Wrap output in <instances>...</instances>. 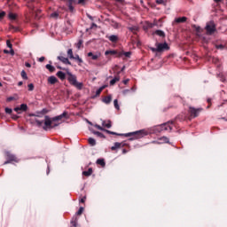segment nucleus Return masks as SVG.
<instances>
[{"label": "nucleus", "mask_w": 227, "mask_h": 227, "mask_svg": "<svg viewBox=\"0 0 227 227\" xmlns=\"http://www.w3.org/2000/svg\"><path fill=\"white\" fill-rule=\"evenodd\" d=\"M67 112H63L60 115L52 118H51L49 115H45L44 121L36 120L35 123L38 127H42V125H43V130H51V129H56V127H59V123L52 124V121H59L60 120H63V118L67 117Z\"/></svg>", "instance_id": "obj_1"}, {"label": "nucleus", "mask_w": 227, "mask_h": 227, "mask_svg": "<svg viewBox=\"0 0 227 227\" xmlns=\"http://www.w3.org/2000/svg\"><path fill=\"white\" fill-rule=\"evenodd\" d=\"M106 134H111L112 136H125V137H130V136H135L134 139H141V137H145V136H147L148 133L145 129H141L135 132L126 133V134H120L116 133L114 131H111L109 129H106Z\"/></svg>", "instance_id": "obj_2"}, {"label": "nucleus", "mask_w": 227, "mask_h": 227, "mask_svg": "<svg viewBox=\"0 0 227 227\" xmlns=\"http://www.w3.org/2000/svg\"><path fill=\"white\" fill-rule=\"evenodd\" d=\"M156 132H164V130H168V132H171L173 130V127L169 125V122H165L163 124H160L155 128Z\"/></svg>", "instance_id": "obj_3"}, {"label": "nucleus", "mask_w": 227, "mask_h": 227, "mask_svg": "<svg viewBox=\"0 0 227 227\" xmlns=\"http://www.w3.org/2000/svg\"><path fill=\"white\" fill-rule=\"evenodd\" d=\"M203 111V108H195L194 106H189L188 113L191 116V118H198L200 116V113Z\"/></svg>", "instance_id": "obj_4"}, {"label": "nucleus", "mask_w": 227, "mask_h": 227, "mask_svg": "<svg viewBox=\"0 0 227 227\" xmlns=\"http://www.w3.org/2000/svg\"><path fill=\"white\" fill-rule=\"evenodd\" d=\"M205 29L207 31V35H214L217 29L215 28V23L214 21H210L209 23H207Z\"/></svg>", "instance_id": "obj_5"}, {"label": "nucleus", "mask_w": 227, "mask_h": 227, "mask_svg": "<svg viewBox=\"0 0 227 227\" xmlns=\"http://www.w3.org/2000/svg\"><path fill=\"white\" fill-rule=\"evenodd\" d=\"M5 155L7 157V160L4 161V164H12V162H19V160H17V157L10 153V152H6Z\"/></svg>", "instance_id": "obj_6"}, {"label": "nucleus", "mask_w": 227, "mask_h": 227, "mask_svg": "<svg viewBox=\"0 0 227 227\" xmlns=\"http://www.w3.org/2000/svg\"><path fill=\"white\" fill-rule=\"evenodd\" d=\"M156 47H158V52H164V51H169V45L168 43H156Z\"/></svg>", "instance_id": "obj_7"}, {"label": "nucleus", "mask_w": 227, "mask_h": 227, "mask_svg": "<svg viewBox=\"0 0 227 227\" xmlns=\"http://www.w3.org/2000/svg\"><path fill=\"white\" fill-rule=\"evenodd\" d=\"M67 74L68 75L67 81H68L69 84L74 86V84H75V82L77 81V76H75V74H73L68 70L67 71Z\"/></svg>", "instance_id": "obj_8"}, {"label": "nucleus", "mask_w": 227, "mask_h": 227, "mask_svg": "<svg viewBox=\"0 0 227 227\" xmlns=\"http://www.w3.org/2000/svg\"><path fill=\"white\" fill-rule=\"evenodd\" d=\"M153 143L157 145H162V143H169V138L167 137H161L158 139V141H153Z\"/></svg>", "instance_id": "obj_9"}, {"label": "nucleus", "mask_w": 227, "mask_h": 227, "mask_svg": "<svg viewBox=\"0 0 227 227\" xmlns=\"http://www.w3.org/2000/svg\"><path fill=\"white\" fill-rule=\"evenodd\" d=\"M195 27V31H197V35L198 36H200V40H203L204 42H208V40L207 38H205L203 35H200V33H201V27Z\"/></svg>", "instance_id": "obj_10"}, {"label": "nucleus", "mask_w": 227, "mask_h": 227, "mask_svg": "<svg viewBox=\"0 0 227 227\" xmlns=\"http://www.w3.org/2000/svg\"><path fill=\"white\" fill-rule=\"evenodd\" d=\"M87 56L89 58H91V59H93V61H97V59H98L100 58V53H97V54H93V52L90 51Z\"/></svg>", "instance_id": "obj_11"}, {"label": "nucleus", "mask_w": 227, "mask_h": 227, "mask_svg": "<svg viewBox=\"0 0 227 227\" xmlns=\"http://www.w3.org/2000/svg\"><path fill=\"white\" fill-rule=\"evenodd\" d=\"M58 59H59V61L64 63V65H72V63H70V60H68V58H66V57H63V56H59Z\"/></svg>", "instance_id": "obj_12"}, {"label": "nucleus", "mask_w": 227, "mask_h": 227, "mask_svg": "<svg viewBox=\"0 0 227 227\" xmlns=\"http://www.w3.org/2000/svg\"><path fill=\"white\" fill-rule=\"evenodd\" d=\"M174 22H176V24H184V22H187V17L176 18Z\"/></svg>", "instance_id": "obj_13"}, {"label": "nucleus", "mask_w": 227, "mask_h": 227, "mask_svg": "<svg viewBox=\"0 0 227 227\" xmlns=\"http://www.w3.org/2000/svg\"><path fill=\"white\" fill-rule=\"evenodd\" d=\"M57 77L60 79V81H65L67 79V74H65L63 71L57 72Z\"/></svg>", "instance_id": "obj_14"}, {"label": "nucleus", "mask_w": 227, "mask_h": 227, "mask_svg": "<svg viewBox=\"0 0 227 227\" xmlns=\"http://www.w3.org/2000/svg\"><path fill=\"white\" fill-rule=\"evenodd\" d=\"M48 82L49 84H56V82H58V78H56L54 75H51L48 78Z\"/></svg>", "instance_id": "obj_15"}, {"label": "nucleus", "mask_w": 227, "mask_h": 227, "mask_svg": "<svg viewBox=\"0 0 227 227\" xmlns=\"http://www.w3.org/2000/svg\"><path fill=\"white\" fill-rule=\"evenodd\" d=\"M129 31H130L131 33H133V35L137 34V31H139V27L137 26H132V27H128Z\"/></svg>", "instance_id": "obj_16"}, {"label": "nucleus", "mask_w": 227, "mask_h": 227, "mask_svg": "<svg viewBox=\"0 0 227 227\" xmlns=\"http://www.w3.org/2000/svg\"><path fill=\"white\" fill-rule=\"evenodd\" d=\"M153 34L160 36V38H164L166 36V33L162 30H155Z\"/></svg>", "instance_id": "obj_17"}, {"label": "nucleus", "mask_w": 227, "mask_h": 227, "mask_svg": "<svg viewBox=\"0 0 227 227\" xmlns=\"http://www.w3.org/2000/svg\"><path fill=\"white\" fill-rule=\"evenodd\" d=\"M120 81V75L114 76L111 81H110V86H114L116 82Z\"/></svg>", "instance_id": "obj_18"}, {"label": "nucleus", "mask_w": 227, "mask_h": 227, "mask_svg": "<svg viewBox=\"0 0 227 227\" xmlns=\"http://www.w3.org/2000/svg\"><path fill=\"white\" fill-rule=\"evenodd\" d=\"M108 40L113 43H116V42H118V35H109Z\"/></svg>", "instance_id": "obj_19"}, {"label": "nucleus", "mask_w": 227, "mask_h": 227, "mask_svg": "<svg viewBox=\"0 0 227 227\" xmlns=\"http://www.w3.org/2000/svg\"><path fill=\"white\" fill-rule=\"evenodd\" d=\"M92 174H93V168H91L82 172L83 176H91Z\"/></svg>", "instance_id": "obj_20"}, {"label": "nucleus", "mask_w": 227, "mask_h": 227, "mask_svg": "<svg viewBox=\"0 0 227 227\" xmlns=\"http://www.w3.org/2000/svg\"><path fill=\"white\" fill-rule=\"evenodd\" d=\"M92 134H94V136H97L98 137H101L103 139H105L106 136L103 135L102 132L100 131H96V130H91Z\"/></svg>", "instance_id": "obj_21"}, {"label": "nucleus", "mask_w": 227, "mask_h": 227, "mask_svg": "<svg viewBox=\"0 0 227 227\" xmlns=\"http://www.w3.org/2000/svg\"><path fill=\"white\" fill-rule=\"evenodd\" d=\"M111 100H113V97L111 95L106 96L103 98L104 104H111Z\"/></svg>", "instance_id": "obj_22"}, {"label": "nucleus", "mask_w": 227, "mask_h": 227, "mask_svg": "<svg viewBox=\"0 0 227 227\" xmlns=\"http://www.w3.org/2000/svg\"><path fill=\"white\" fill-rule=\"evenodd\" d=\"M102 126L106 127V129H111V127H113V124L111 123V121H107V122L106 121H103Z\"/></svg>", "instance_id": "obj_23"}, {"label": "nucleus", "mask_w": 227, "mask_h": 227, "mask_svg": "<svg viewBox=\"0 0 227 227\" xmlns=\"http://www.w3.org/2000/svg\"><path fill=\"white\" fill-rule=\"evenodd\" d=\"M45 68L47 70H49V72L52 73V72H55L56 71V67H54V66L51 65V64H47L45 66Z\"/></svg>", "instance_id": "obj_24"}, {"label": "nucleus", "mask_w": 227, "mask_h": 227, "mask_svg": "<svg viewBox=\"0 0 227 227\" xmlns=\"http://www.w3.org/2000/svg\"><path fill=\"white\" fill-rule=\"evenodd\" d=\"M88 141H89V145H90V146H95L97 145V140H95V138H93V137H90L88 139Z\"/></svg>", "instance_id": "obj_25"}, {"label": "nucleus", "mask_w": 227, "mask_h": 227, "mask_svg": "<svg viewBox=\"0 0 227 227\" xmlns=\"http://www.w3.org/2000/svg\"><path fill=\"white\" fill-rule=\"evenodd\" d=\"M73 86H74V88H77L78 90H82L83 84H82V82H79L76 81Z\"/></svg>", "instance_id": "obj_26"}, {"label": "nucleus", "mask_w": 227, "mask_h": 227, "mask_svg": "<svg viewBox=\"0 0 227 227\" xmlns=\"http://www.w3.org/2000/svg\"><path fill=\"white\" fill-rule=\"evenodd\" d=\"M8 17H9L10 20H15V19H17V14L13 13V12H9Z\"/></svg>", "instance_id": "obj_27"}, {"label": "nucleus", "mask_w": 227, "mask_h": 227, "mask_svg": "<svg viewBox=\"0 0 227 227\" xmlns=\"http://www.w3.org/2000/svg\"><path fill=\"white\" fill-rule=\"evenodd\" d=\"M121 143L116 142V143H114V145L112 146L111 150H116L118 148H121Z\"/></svg>", "instance_id": "obj_28"}, {"label": "nucleus", "mask_w": 227, "mask_h": 227, "mask_svg": "<svg viewBox=\"0 0 227 227\" xmlns=\"http://www.w3.org/2000/svg\"><path fill=\"white\" fill-rule=\"evenodd\" d=\"M109 54H112L113 56H114V54H118V52L116 51H114V50H113V51H106L105 52V56H109Z\"/></svg>", "instance_id": "obj_29"}, {"label": "nucleus", "mask_w": 227, "mask_h": 227, "mask_svg": "<svg viewBox=\"0 0 227 227\" xmlns=\"http://www.w3.org/2000/svg\"><path fill=\"white\" fill-rule=\"evenodd\" d=\"M97 164H99V166H106V161L104 160V159H98Z\"/></svg>", "instance_id": "obj_30"}, {"label": "nucleus", "mask_w": 227, "mask_h": 227, "mask_svg": "<svg viewBox=\"0 0 227 227\" xmlns=\"http://www.w3.org/2000/svg\"><path fill=\"white\" fill-rule=\"evenodd\" d=\"M20 111H27V104H21L20 106Z\"/></svg>", "instance_id": "obj_31"}, {"label": "nucleus", "mask_w": 227, "mask_h": 227, "mask_svg": "<svg viewBox=\"0 0 227 227\" xmlns=\"http://www.w3.org/2000/svg\"><path fill=\"white\" fill-rule=\"evenodd\" d=\"M114 106L117 111H120V105L118 104V99L114 100Z\"/></svg>", "instance_id": "obj_32"}, {"label": "nucleus", "mask_w": 227, "mask_h": 227, "mask_svg": "<svg viewBox=\"0 0 227 227\" xmlns=\"http://www.w3.org/2000/svg\"><path fill=\"white\" fill-rule=\"evenodd\" d=\"M72 0H69L68 4H67V6L69 8V11L70 12H74V5H72Z\"/></svg>", "instance_id": "obj_33"}, {"label": "nucleus", "mask_w": 227, "mask_h": 227, "mask_svg": "<svg viewBox=\"0 0 227 227\" xmlns=\"http://www.w3.org/2000/svg\"><path fill=\"white\" fill-rule=\"evenodd\" d=\"M21 77L27 81V74L24 70L21 71Z\"/></svg>", "instance_id": "obj_34"}, {"label": "nucleus", "mask_w": 227, "mask_h": 227, "mask_svg": "<svg viewBox=\"0 0 227 227\" xmlns=\"http://www.w3.org/2000/svg\"><path fill=\"white\" fill-rule=\"evenodd\" d=\"M67 55L69 56L70 59L74 58V51H72V49H69L67 51Z\"/></svg>", "instance_id": "obj_35"}, {"label": "nucleus", "mask_w": 227, "mask_h": 227, "mask_svg": "<svg viewBox=\"0 0 227 227\" xmlns=\"http://www.w3.org/2000/svg\"><path fill=\"white\" fill-rule=\"evenodd\" d=\"M94 127L96 129H98V130H102L103 132H106V129H104L102 126H100L98 124L94 125Z\"/></svg>", "instance_id": "obj_36"}, {"label": "nucleus", "mask_w": 227, "mask_h": 227, "mask_svg": "<svg viewBox=\"0 0 227 227\" xmlns=\"http://www.w3.org/2000/svg\"><path fill=\"white\" fill-rule=\"evenodd\" d=\"M51 17L52 18V19H58V17H59V13H58V12H52L51 14Z\"/></svg>", "instance_id": "obj_37"}, {"label": "nucleus", "mask_w": 227, "mask_h": 227, "mask_svg": "<svg viewBox=\"0 0 227 227\" xmlns=\"http://www.w3.org/2000/svg\"><path fill=\"white\" fill-rule=\"evenodd\" d=\"M84 212V207H81L79 210L76 212V215H81Z\"/></svg>", "instance_id": "obj_38"}, {"label": "nucleus", "mask_w": 227, "mask_h": 227, "mask_svg": "<svg viewBox=\"0 0 227 227\" xmlns=\"http://www.w3.org/2000/svg\"><path fill=\"white\" fill-rule=\"evenodd\" d=\"M27 87H28V91H33V90H35V85L33 83H29Z\"/></svg>", "instance_id": "obj_39"}, {"label": "nucleus", "mask_w": 227, "mask_h": 227, "mask_svg": "<svg viewBox=\"0 0 227 227\" xmlns=\"http://www.w3.org/2000/svg\"><path fill=\"white\" fill-rule=\"evenodd\" d=\"M123 54H124L125 58H130V56H132V52H130V51H125Z\"/></svg>", "instance_id": "obj_40"}, {"label": "nucleus", "mask_w": 227, "mask_h": 227, "mask_svg": "<svg viewBox=\"0 0 227 227\" xmlns=\"http://www.w3.org/2000/svg\"><path fill=\"white\" fill-rule=\"evenodd\" d=\"M6 45L9 49H12L13 45L12 44V42H10V40L6 41Z\"/></svg>", "instance_id": "obj_41"}, {"label": "nucleus", "mask_w": 227, "mask_h": 227, "mask_svg": "<svg viewBox=\"0 0 227 227\" xmlns=\"http://www.w3.org/2000/svg\"><path fill=\"white\" fill-rule=\"evenodd\" d=\"M12 112L13 110H12V108H8V107L5 108L6 114H12Z\"/></svg>", "instance_id": "obj_42"}, {"label": "nucleus", "mask_w": 227, "mask_h": 227, "mask_svg": "<svg viewBox=\"0 0 227 227\" xmlns=\"http://www.w3.org/2000/svg\"><path fill=\"white\" fill-rule=\"evenodd\" d=\"M150 50L152 51V52H159V50H158L157 46H156V48L151 47Z\"/></svg>", "instance_id": "obj_43"}, {"label": "nucleus", "mask_w": 227, "mask_h": 227, "mask_svg": "<svg viewBox=\"0 0 227 227\" xmlns=\"http://www.w3.org/2000/svg\"><path fill=\"white\" fill-rule=\"evenodd\" d=\"M157 4H166V2L164 0H156Z\"/></svg>", "instance_id": "obj_44"}, {"label": "nucleus", "mask_w": 227, "mask_h": 227, "mask_svg": "<svg viewBox=\"0 0 227 227\" xmlns=\"http://www.w3.org/2000/svg\"><path fill=\"white\" fill-rule=\"evenodd\" d=\"M81 45H82V40H79V42L77 43V48L81 49Z\"/></svg>", "instance_id": "obj_45"}, {"label": "nucleus", "mask_w": 227, "mask_h": 227, "mask_svg": "<svg viewBox=\"0 0 227 227\" xmlns=\"http://www.w3.org/2000/svg\"><path fill=\"white\" fill-rule=\"evenodd\" d=\"M216 49H220L221 51H223V49H224V45L218 44V45H216Z\"/></svg>", "instance_id": "obj_46"}, {"label": "nucleus", "mask_w": 227, "mask_h": 227, "mask_svg": "<svg viewBox=\"0 0 227 227\" xmlns=\"http://www.w3.org/2000/svg\"><path fill=\"white\" fill-rule=\"evenodd\" d=\"M155 26L154 23H147V27L152 28Z\"/></svg>", "instance_id": "obj_47"}, {"label": "nucleus", "mask_w": 227, "mask_h": 227, "mask_svg": "<svg viewBox=\"0 0 227 227\" xmlns=\"http://www.w3.org/2000/svg\"><path fill=\"white\" fill-rule=\"evenodd\" d=\"M14 111H15V113H18V114H20V112H19V111H20V107H15Z\"/></svg>", "instance_id": "obj_48"}, {"label": "nucleus", "mask_w": 227, "mask_h": 227, "mask_svg": "<svg viewBox=\"0 0 227 227\" xmlns=\"http://www.w3.org/2000/svg\"><path fill=\"white\" fill-rule=\"evenodd\" d=\"M38 61H39L40 63H43V61H45V57H41V58H39V59H38Z\"/></svg>", "instance_id": "obj_49"}, {"label": "nucleus", "mask_w": 227, "mask_h": 227, "mask_svg": "<svg viewBox=\"0 0 227 227\" xmlns=\"http://www.w3.org/2000/svg\"><path fill=\"white\" fill-rule=\"evenodd\" d=\"M4 15H6L5 12H0V19H3V17H4Z\"/></svg>", "instance_id": "obj_50"}, {"label": "nucleus", "mask_w": 227, "mask_h": 227, "mask_svg": "<svg viewBox=\"0 0 227 227\" xmlns=\"http://www.w3.org/2000/svg\"><path fill=\"white\" fill-rule=\"evenodd\" d=\"M25 67H27V68H31V64L29 62H26Z\"/></svg>", "instance_id": "obj_51"}, {"label": "nucleus", "mask_w": 227, "mask_h": 227, "mask_svg": "<svg viewBox=\"0 0 227 227\" xmlns=\"http://www.w3.org/2000/svg\"><path fill=\"white\" fill-rule=\"evenodd\" d=\"M9 54H12V56H13V54H15V51H13L12 48H11V50L9 51Z\"/></svg>", "instance_id": "obj_52"}, {"label": "nucleus", "mask_w": 227, "mask_h": 227, "mask_svg": "<svg viewBox=\"0 0 227 227\" xmlns=\"http://www.w3.org/2000/svg\"><path fill=\"white\" fill-rule=\"evenodd\" d=\"M86 201V197H83L80 200V203H84Z\"/></svg>", "instance_id": "obj_53"}, {"label": "nucleus", "mask_w": 227, "mask_h": 227, "mask_svg": "<svg viewBox=\"0 0 227 227\" xmlns=\"http://www.w3.org/2000/svg\"><path fill=\"white\" fill-rule=\"evenodd\" d=\"M130 91V90H122L123 95H127V93H129Z\"/></svg>", "instance_id": "obj_54"}, {"label": "nucleus", "mask_w": 227, "mask_h": 227, "mask_svg": "<svg viewBox=\"0 0 227 227\" xmlns=\"http://www.w3.org/2000/svg\"><path fill=\"white\" fill-rule=\"evenodd\" d=\"M100 93H102V90L100 89L96 90V95H100Z\"/></svg>", "instance_id": "obj_55"}, {"label": "nucleus", "mask_w": 227, "mask_h": 227, "mask_svg": "<svg viewBox=\"0 0 227 227\" xmlns=\"http://www.w3.org/2000/svg\"><path fill=\"white\" fill-rule=\"evenodd\" d=\"M12 120H19V115L12 114Z\"/></svg>", "instance_id": "obj_56"}, {"label": "nucleus", "mask_w": 227, "mask_h": 227, "mask_svg": "<svg viewBox=\"0 0 227 227\" xmlns=\"http://www.w3.org/2000/svg\"><path fill=\"white\" fill-rule=\"evenodd\" d=\"M79 59H81V57H79V55L76 54L75 56H74V58L72 59L78 60Z\"/></svg>", "instance_id": "obj_57"}, {"label": "nucleus", "mask_w": 227, "mask_h": 227, "mask_svg": "<svg viewBox=\"0 0 227 227\" xmlns=\"http://www.w3.org/2000/svg\"><path fill=\"white\" fill-rule=\"evenodd\" d=\"M94 27H97V24L92 23L91 26H90V29H93Z\"/></svg>", "instance_id": "obj_58"}, {"label": "nucleus", "mask_w": 227, "mask_h": 227, "mask_svg": "<svg viewBox=\"0 0 227 227\" xmlns=\"http://www.w3.org/2000/svg\"><path fill=\"white\" fill-rule=\"evenodd\" d=\"M219 76H222V74H219ZM221 81H222V82H224V81H226V78H224L223 76H222Z\"/></svg>", "instance_id": "obj_59"}, {"label": "nucleus", "mask_w": 227, "mask_h": 227, "mask_svg": "<svg viewBox=\"0 0 227 227\" xmlns=\"http://www.w3.org/2000/svg\"><path fill=\"white\" fill-rule=\"evenodd\" d=\"M129 79L123 80V84H129Z\"/></svg>", "instance_id": "obj_60"}, {"label": "nucleus", "mask_w": 227, "mask_h": 227, "mask_svg": "<svg viewBox=\"0 0 227 227\" xmlns=\"http://www.w3.org/2000/svg\"><path fill=\"white\" fill-rule=\"evenodd\" d=\"M12 100H13V97H10L7 98V102H12Z\"/></svg>", "instance_id": "obj_61"}, {"label": "nucleus", "mask_w": 227, "mask_h": 227, "mask_svg": "<svg viewBox=\"0 0 227 227\" xmlns=\"http://www.w3.org/2000/svg\"><path fill=\"white\" fill-rule=\"evenodd\" d=\"M136 90H137V87H136V86L131 88V91H136Z\"/></svg>", "instance_id": "obj_62"}, {"label": "nucleus", "mask_w": 227, "mask_h": 227, "mask_svg": "<svg viewBox=\"0 0 227 227\" xmlns=\"http://www.w3.org/2000/svg\"><path fill=\"white\" fill-rule=\"evenodd\" d=\"M23 84H24L23 82H18V86H22Z\"/></svg>", "instance_id": "obj_63"}, {"label": "nucleus", "mask_w": 227, "mask_h": 227, "mask_svg": "<svg viewBox=\"0 0 227 227\" xmlns=\"http://www.w3.org/2000/svg\"><path fill=\"white\" fill-rule=\"evenodd\" d=\"M77 61L78 63H82V59L80 58Z\"/></svg>", "instance_id": "obj_64"}]
</instances>
